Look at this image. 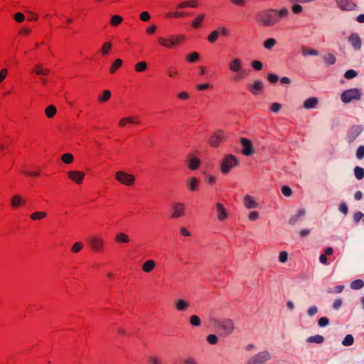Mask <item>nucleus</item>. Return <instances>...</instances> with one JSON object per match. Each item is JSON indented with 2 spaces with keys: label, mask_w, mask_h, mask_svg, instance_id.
I'll list each match as a JSON object with an SVG mask.
<instances>
[{
  "label": "nucleus",
  "mask_w": 364,
  "mask_h": 364,
  "mask_svg": "<svg viewBox=\"0 0 364 364\" xmlns=\"http://www.w3.org/2000/svg\"><path fill=\"white\" fill-rule=\"evenodd\" d=\"M288 15L289 11L287 8L264 10L257 15V21L262 26H272L279 22L280 18L287 17Z\"/></svg>",
  "instance_id": "obj_1"
},
{
  "label": "nucleus",
  "mask_w": 364,
  "mask_h": 364,
  "mask_svg": "<svg viewBox=\"0 0 364 364\" xmlns=\"http://www.w3.org/2000/svg\"><path fill=\"white\" fill-rule=\"evenodd\" d=\"M208 323L213 327L220 330L225 335L231 334L235 328L232 320L218 318L213 314L209 315Z\"/></svg>",
  "instance_id": "obj_2"
},
{
  "label": "nucleus",
  "mask_w": 364,
  "mask_h": 364,
  "mask_svg": "<svg viewBox=\"0 0 364 364\" xmlns=\"http://www.w3.org/2000/svg\"><path fill=\"white\" fill-rule=\"evenodd\" d=\"M228 69L235 74L233 77L235 82L244 80L248 76V72L243 67L242 60L237 57L231 58L228 63Z\"/></svg>",
  "instance_id": "obj_3"
},
{
  "label": "nucleus",
  "mask_w": 364,
  "mask_h": 364,
  "mask_svg": "<svg viewBox=\"0 0 364 364\" xmlns=\"http://www.w3.org/2000/svg\"><path fill=\"white\" fill-rule=\"evenodd\" d=\"M115 180L122 186L132 187L135 186L136 178L133 173L124 170H118L114 173Z\"/></svg>",
  "instance_id": "obj_4"
},
{
  "label": "nucleus",
  "mask_w": 364,
  "mask_h": 364,
  "mask_svg": "<svg viewBox=\"0 0 364 364\" xmlns=\"http://www.w3.org/2000/svg\"><path fill=\"white\" fill-rule=\"evenodd\" d=\"M238 159L232 154H226L221 160L220 171L223 174H228L239 165Z\"/></svg>",
  "instance_id": "obj_5"
},
{
  "label": "nucleus",
  "mask_w": 364,
  "mask_h": 364,
  "mask_svg": "<svg viewBox=\"0 0 364 364\" xmlns=\"http://www.w3.org/2000/svg\"><path fill=\"white\" fill-rule=\"evenodd\" d=\"M88 244L95 252H102L105 246V241L102 235H94L88 239Z\"/></svg>",
  "instance_id": "obj_6"
},
{
  "label": "nucleus",
  "mask_w": 364,
  "mask_h": 364,
  "mask_svg": "<svg viewBox=\"0 0 364 364\" xmlns=\"http://www.w3.org/2000/svg\"><path fill=\"white\" fill-rule=\"evenodd\" d=\"M186 206L184 203L175 202L171 205V217L174 219L180 218L186 215Z\"/></svg>",
  "instance_id": "obj_7"
},
{
  "label": "nucleus",
  "mask_w": 364,
  "mask_h": 364,
  "mask_svg": "<svg viewBox=\"0 0 364 364\" xmlns=\"http://www.w3.org/2000/svg\"><path fill=\"white\" fill-rule=\"evenodd\" d=\"M361 95L360 90L357 88L347 90L342 93L341 100L345 103H348L353 100H360Z\"/></svg>",
  "instance_id": "obj_8"
},
{
  "label": "nucleus",
  "mask_w": 364,
  "mask_h": 364,
  "mask_svg": "<svg viewBox=\"0 0 364 364\" xmlns=\"http://www.w3.org/2000/svg\"><path fill=\"white\" fill-rule=\"evenodd\" d=\"M68 178L76 185H82L84 182L85 173L78 170H70L67 171Z\"/></svg>",
  "instance_id": "obj_9"
},
{
  "label": "nucleus",
  "mask_w": 364,
  "mask_h": 364,
  "mask_svg": "<svg viewBox=\"0 0 364 364\" xmlns=\"http://www.w3.org/2000/svg\"><path fill=\"white\" fill-rule=\"evenodd\" d=\"M270 358V353L267 350H264L250 358L247 364H264Z\"/></svg>",
  "instance_id": "obj_10"
},
{
  "label": "nucleus",
  "mask_w": 364,
  "mask_h": 364,
  "mask_svg": "<svg viewBox=\"0 0 364 364\" xmlns=\"http://www.w3.org/2000/svg\"><path fill=\"white\" fill-rule=\"evenodd\" d=\"M227 136L222 130L215 131L209 139V144L213 147H218L220 144L226 140Z\"/></svg>",
  "instance_id": "obj_11"
},
{
  "label": "nucleus",
  "mask_w": 364,
  "mask_h": 364,
  "mask_svg": "<svg viewBox=\"0 0 364 364\" xmlns=\"http://www.w3.org/2000/svg\"><path fill=\"white\" fill-rule=\"evenodd\" d=\"M215 214L218 220L220 222L225 221L229 217L228 211L225 205L219 202L215 203Z\"/></svg>",
  "instance_id": "obj_12"
},
{
  "label": "nucleus",
  "mask_w": 364,
  "mask_h": 364,
  "mask_svg": "<svg viewBox=\"0 0 364 364\" xmlns=\"http://www.w3.org/2000/svg\"><path fill=\"white\" fill-rule=\"evenodd\" d=\"M242 203L246 209H256L259 207V203L257 198L251 195L246 194L242 199Z\"/></svg>",
  "instance_id": "obj_13"
},
{
  "label": "nucleus",
  "mask_w": 364,
  "mask_h": 364,
  "mask_svg": "<svg viewBox=\"0 0 364 364\" xmlns=\"http://www.w3.org/2000/svg\"><path fill=\"white\" fill-rule=\"evenodd\" d=\"M240 144L242 147V154L247 156H250L254 154L255 149L250 140L246 138H242L240 139Z\"/></svg>",
  "instance_id": "obj_14"
},
{
  "label": "nucleus",
  "mask_w": 364,
  "mask_h": 364,
  "mask_svg": "<svg viewBox=\"0 0 364 364\" xmlns=\"http://www.w3.org/2000/svg\"><path fill=\"white\" fill-rule=\"evenodd\" d=\"M200 181L195 176H191L186 180V186L189 191H198L200 188Z\"/></svg>",
  "instance_id": "obj_15"
},
{
  "label": "nucleus",
  "mask_w": 364,
  "mask_h": 364,
  "mask_svg": "<svg viewBox=\"0 0 364 364\" xmlns=\"http://www.w3.org/2000/svg\"><path fill=\"white\" fill-rule=\"evenodd\" d=\"M337 6L343 11H353L356 9L357 5L352 0H336Z\"/></svg>",
  "instance_id": "obj_16"
},
{
  "label": "nucleus",
  "mask_w": 364,
  "mask_h": 364,
  "mask_svg": "<svg viewBox=\"0 0 364 364\" xmlns=\"http://www.w3.org/2000/svg\"><path fill=\"white\" fill-rule=\"evenodd\" d=\"M157 43L160 46L166 49H172L174 48L171 36L167 37L159 36L157 37Z\"/></svg>",
  "instance_id": "obj_17"
},
{
  "label": "nucleus",
  "mask_w": 364,
  "mask_h": 364,
  "mask_svg": "<svg viewBox=\"0 0 364 364\" xmlns=\"http://www.w3.org/2000/svg\"><path fill=\"white\" fill-rule=\"evenodd\" d=\"M264 83L261 80H256L248 85L249 91L254 95H259L263 90Z\"/></svg>",
  "instance_id": "obj_18"
},
{
  "label": "nucleus",
  "mask_w": 364,
  "mask_h": 364,
  "mask_svg": "<svg viewBox=\"0 0 364 364\" xmlns=\"http://www.w3.org/2000/svg\"><path fill=\"white\" fill-rule=\"evenodd\" d=\"M200 160L198 158L194 156L193 155L189 154L188 156L186 164L189 170H197L200 167Z\"/></svg>",
  "instance_id": "obj_19"
},
{
  "label": "nucleus",
  "mask_w": 364,
  "mask_h": 364,
  "mask_svg": "<svg viewBox=\"0 0 364 364\" xmlns=\"http://www.w3.org/2000/svg\"><path fill=\"white\" fill-rule=\"evenodd\" d=\"M173 306L178 311H185L191 306V303L188 300L177 299L174 300Z\"/></svg>",
  "instance_id": "obj_20"
},
{
  "label": "nucleus",
  "mask_w": 364,
  "mask_h": 364,
  "mask_svg": "<svg viewBox=\"0 0 364 364\" xmlns=\"http://www.w3.org/2000/svg\"><path fill=\"white\" fill-rule=\"evenodd\" d=\"M26 203L24 198L19 194L14 195L10 199V205L12 208L17 209Z\"/></svg>",
  "instance_id": "obj_21"
},
{
  "label": "nucleus",
  "mask_w": 364,
  "mask_h": 364,
  "mask_svg": "<svg viewBox=\"0 0 364 364\" xmlns=\"http://www.w3.org/2000/svg\"><path fill=\"white\" fill-rule=\"evenodd\" d=\"M363 131V127L361 125H355L353 126L348 134V139L350 142L353 141L358 135L361 133Z\"/></svg>",
  "instance_id": "obj_22"
},
{
  "label": "nucleus",
  "mask_w": 364,
  "mask_h": 364,
  "mask_svg": "<svg viewBox=\"0 0 364 364\" xmlns=\"http://www.w3.org/2000/svg\"><path fill=\"white\" fill-rule=\"evenodd\" d=\"M114 242L117 244H129L131 242V238L127 234L119 232L115 235Z\"/></svg>",
  "instance_id": "obj_23"
},
{
  "label": "nucleus",
  "mask_w": 364,
  "mask_h": 364,
  "mask_svg": "<svg viewBox=\"0 0 364 364\" xmlns=\"http://www.w3.org/2000/svg\"><path fill=\"white\" fill-rule=\"evenodd\" d=\"M349 42L353 46L354 49L360 50L361 48V39L358 33H352L348 38Z\"/></svg>",
  "instance_id": "obj_24"
},
{
  "label": "nucleus",
  "mask_w": 364,
  "mask_h": 364,
  "mask_svg": "<svg viewBox=\"0 0 364 364\" xmlns=\"http://www.w3.org/2000/svg\"><path fill=\"white\" fill-rule=\"evenodd\" d=\"M205 18V14L204 13L198 14L191 22L192 28L194 29H198L199 28H200Z\"/></svg>",
  "instance_id": "obj_25"
},
{
  "label": "nucleus",
  "mask_w": 364,
  "mask_h": 364,
  "mask_svg": "<svg viewBox=\"0 0 364 364\" xmlns=\"http://www.w3.org/2000/svg\"><path fill=\"white\" fill-rule=\"evenodd\" d=\"M129 124H138L137 118L134 117H122L119 122V127H125Z\"/></svg>",
  "instance_id": "obj_26"
},
{
  "label": "nucleus",
  "mask_w": 364,
  "mask_h": 364,
  "mask_svg": "<svg viewBox=\"0 0 364 364\" xmlns=\"http://www.w3.org/2000/svg\"><path fill=\"white\" fill-rule=\"evenodd\" d=\"M33 73H35L37 75H47L50 73V70L47 68H45L42 64L38 63L36 64L33 70Z\"/></svg>",
  "instance_id": "obj_27"
},
{
  "label": "nucleus",
  "mask_w": 364,
  "mask_h": 364,
  "mask_svg": "<svg viewBox=\"0 0 364 364\" xmlns=\"http://www.w3.org/2000/svg\"><path fill=\"white\" fill-rule=\"evenodd\" d=\"M48 216V214L45 211H35L31 214L30 218L33 221H40L44 220Z\"/></svg>",
  "instance_id": "obj_28"
},
{
  "label": "nucleus",
  "mask_w": 364,
  "mask_h": 364,
  "mask_svg": "<svg viewBox=\"0 0 364 364\" xmlns=\"http://www.w3.org/2000/svg\"><path fill=\"white\" fill-rule=\"evenodd\" d=\"M156 263L153 259L146 260L142 265V270L145 272H150L154 269Z\"/></svg>",
  "instance_id": "obj_29"
},
{
  "label": "nucleus",
  "mask_w": 364,
  "mask_h": 364,
  "mask_svg": "<svg viewBox=\"0 0 364 364\" xmlns=\"http://www.w3.org/2000/svg\"><path fill=\"white\" fill-rule=\"evenodd\" d=\"M318 99L316 97H310L306 100L304 102V107L306 109H312L315 108L318 105Z\"/></svg>",
  "instance_id": "obj_30"
},
{
  "label": "nucleus",
  "mask_w": 364,
  "mask_h": 364,
  "mask_svg": "<svg viewBox=\"0 0 364 364\" xmlns=\"http://www.w3.org/2000/svg\"><path fill=\"white\" fill-rule=\"evenodd\" d=\"M112 48V44L110 42H105L102 44L100 53L102 56H106L109 53Z\"/></svg>",
  "instance_id": "obj_31"
},
{
  "label": "nucleus",
  "mask_w": 364,
  "mask_h": 364,
  "mask_svg": "<svg viewBox=\"0 0 364 364\" xmlns=\"http://www.w3.org/2000/svg\"><path fill=\"white\" fill-rule=\"evenodd\" d=\"M123 64V61L121 59H117L115 60L109 67V73L112 74L115 73V72L122 67Z\"/></svg>",
  "instance_id": "obj_32"
},
{
  "label": "nucleus",
  "mask_w": 364,
  "mask_h": 364,
  "mask_svg": "<svg viewBox=\"0 0 364 364\" xmlns=\"http://www.w3.org/2000/svg\"><path fill=\"white\" fill-rule=\"evenodd\" d=\"M111 97V92L109 90L103 91L102 94L98 96L97 100L100 103L107 102Z\"/></svg>",
  "instance_id": "obj_33"
},
{
  "label": "nucleus",
  "mask_w": 364,
  "mask_h": 364,
  "mask_svg": "<svg viewBox=\"0 0 364 364\" xmlns=\"http://www.w3.org/2000/svg\"><path fill=\"white\" fill-rule=\"evenodd\" d=\"M57 112V109L54 105H49L45 109V113L47 117L53 118Z\"/></svg>",
  "instance_id": "obj_34"
},
{
  "label": "nucleus",
  "mask_w": 364,
  "mask_h": 364,
  "mask_svg": "<svg viewBox=\"0 0 364 364\" xmlns=\"http://www.w3.org/2000/svg\"><path fill=\"white\" fill-rule=\"evenodd\" d=\"M60 159L65 164H71L74 161V156L70 153L63 154Z\"/></svg>",
  "instance_id": "obj_35"
},
{
  "label": "nucleus",
  "mask_w": 364,
  "mask_h": 364,
  "mask_svg": "<svg viewBox=\"0 0 364 364\" xmlns=\"http://www.w3.org/2000/svg\"><path fill=\"white\" fill-rule=\"evenodd\" d=\"M189 323L193 327H198L201 324V319L197 315H192L189 318Z\"/></svg>",
  "instance_id": "obj_36"
},
{
  "label": "nucleus",
  "mask_w": 364,
  "mask_h": 364,
  "mask_svg": "<svg viewBox=\"0 0 364 364\" xmlns=\"http://www.w3.org/2000/svg\"><path fill=\"white\" fill-rule=\"evenodd\" d=\"M276 44L277 41L273 38H267L263 43L264 47L268 50H271L273 47L276 46Z\"/></svg>",
  "instance_id": "obj_37"
},
{
  "label": "nucleus",
  "mask_w": 364,
  "mask_h": 364,
  "mask_svg": "<svg viewBox=\"0 0 364 364\" xmlns=\"http://www.w3.org/2000/svg\"><path fill=\"white\" fill-rule=\"evenodd\" d=\"M301 53L304 56L317 55L318 54V52L315 49L309 48L307 47H302Z\"/></svg>",
  "instance_id": "obj_38"
},
{
  "label": "nucleus",
  "mask_w": 364,
  "mask_h": 364,
  "mask_svg": "<svg viewBox=\"0 0 364 364\" xmlns=\"http://www.w3.org/2000/svg\"><path fill=\"white\" fill-rule=\"evenodd\" d=\"M199 54L197 52H191L186 56V60L188 63H195L199 60Z\"/></svg>",
  "instance_id": "obj_39"
},
{
  "label": "nucleus",
  "mask_w": 364,
  "mask_h": 364,
  "mask_svg": "<svg viewBox=\"0 0 364 364\" xmlns=\"http://www.w3.org/2000/svg\"><path fill=\"white\" fill-rule=\"evenodd\" d=\"M135 71L137 73H142L146 70L147 69V63L145 61H141L137 63L134 65Z\"/></svg>",
  "instance_id": "obj_40"
},
{
  "label": "nucleus",
  "mask_w": 364,
  "mask_h": 364,
  "mask_svg": "<svg viewBox=\"0 0 364 364\" xmlns=\"http://www.w3.org/2000/svg\"><path fill=\"white\" fill-rule=\"evenodd\" d=\"M173 41L174 48L183 43L185 40V36L183 34H177L174 36H171Z\"/></svg>",
  "instance_id": "obj_41"
},
{
  "label": "nucleus",
  "mask_w": 364,
  "mask_h": 364,
  "mask_svg": "<svg viewBox=\"0 0 364 364\" xmlns=\"http://www.w3.org/2000/svg\"><path fill=\"white\" fill-rule=\"evenodd\" d=\"M323 341V337L320 335L310 336L307 338V342L309 343H322Z\"/></svg>",
  "instance_id": "obj_42"
},
{
  "label": "nucleus",
  "mask_w": 364,
  "mask_h": 364,
  "mask_svg": "<svg viewBox=\"0 0 364 364\" xmlns=\"http://www.w3.org/2000/svg\"><path fill=\"white\" fill-rule=\"evenodd\" d=\"M83 247L84 244L82 242H76L71 246L70 250L73 253H77L80 252Z\"/></svg>",
  "instance_id": "obj_43"
},
{
  "label": "nucleus",
  "mask_w": 364,
  "mask_h": 364,
  "mask_svg": "<svg viewBox=\"0 0 364 364\" xmlns=\"http://www.w3.org/2000/svg\"><path fill=\"white\" fill-rule=\"evenodd\" d=\"M184 16H185V13L182 12V11H179L168 12L166 14V16L167 18H181V17H183Z\"/></svg>",
  "instance_id": "obj_44"
},
{
  "label": "nucleus",
  "mask_w": 364,
  "mask_h": 364,
  "mask_svg": "<svg viewBox=\"0 0 364 364\" xmlns=\"http://www.w3.org/2000/svg\"><path fill=\"white\" fill-rule=\"evenodd\" d=\"M364 286V282L361 279H356L350 283V288L353 289H360Z\"/></svg>",
  "instance_id": "obj_45"
},
{
  "label": "nucleus",
  "mask_w": 364,
  "mask_h": 364,
  "mask_svg": "<svg viewBox=\"0 0 364 364\" xmlns=\"http://www.w3.org/2000/svg\"><path fill=\"white\" fill-rule=\"evenodd\" d=\"M259 218V213L257 210L250 211L247 215V219L251 222L256 221Z\"/></svg>",
  "instance_id": "obj_46"
},
{
  "label": "nucleus",
  "mask_w": 364,
  "mask_h": 364,
  "mask_svg": "<svg viewBox=\"0 0 364 364\" xmlns=\"http://www.w3.org/2000/svg\"><path fill=\"white\" fill-rule=\"evenodd\" d=\"M219 37V31H213L208 36V41L210 43H215Z\"/></svg>",
  "instance_id": "obj_47"
},
{
  "label": "nucleus",
  "mask_w": 364,
  "mask_h": 364,
  "mask_svg": "<svg viewBox=\"0 0 364 364\" xmlns=\"http://www.w3.org/2000/svg\"><path fill=\"white\" fill-rule=\"evenodd\" d=\"M122 20H123L122 17L120 16L119 15H114L112 17L110 23L113 26H117L122 22Z\"/></svg>",
  "instance_id": "obj_48"
},
{
  "label": "nucleus",
  "mask_w": 364,
  "mask_h": 364,
  "mask_svg": "<svg viewBox=\"0 0 364 364\" xmlns=\"http://www.w3.org/2000/svg\"><path fill=\"white\" fill-rule=\"evenodd\" d=\"M252 68L257 71L262 70L264 65L263 63L257 60H252L251 63Z\"/></svg>",
  "instance_id": "obj_49"
},
{
  "label": "nucleus",
  "mask_w": 364,
  "mask_h": 364,
  "mask_svg": "<svg viewBox=\"0 0 364 364\" xmlns=\"http://www.w3.org/2000/svg\"><path fill=\"white\" fill-rule=\"evenodd\" d=\"M354 338L352 335L348 334L346 336L343 341H342V344L345 346H351L353 343Z\"/></svg>",
  "instance_id": "obj_50"
},
{
  "label": "nucleus",
  "mask_w": 364,
  "mask_h": 364,
  "mask_svg": "<svg viewBox=\"0 0 364 364\" xmlns=\"http://www.w3.org/2000/svg\"><path fill=\"white\" fill-rule=\"evenodd\" d=\"M355 177L360 180L364 177V169L361 167L356 166L354 169Z\"/></svg>",
  "instance_id": "obj_51"
},
{
  "label": "nucleus",
  "mask_w": 364,
  "mask_h": 364,
  "mask_svg": "<svg viewBox=\"0 0 364 364\" xmlns=\"http://www.w3.org/2000/svg\"><path fill=\"white\" fill-rule=\"evenodd\" d=\"M180 235L184 237H189L191 236V232L186 227H181L179 229Z\"/></svg>",
  "instance_id": "obj_52"
},
{
  "label": "nucleus",
  "mask_w": 364,
  "mask_h": 364,
  "mask_svg": "<svg viewBox=\"0 0 364 364\" xmlns=\"http://www.w3.org/2000/svg\"><path fill=\"white\" fill-rule=\"evenodd\" d=\"M190 97V94L186 91H183L177 94V98L180 100H188Z\"/></svg>",
  "instance_id": "obj_53"
},
{
  "label": "nucleus",
  "mask_w": 364,
  "mask_h": 364,
  "mask_svg": "<svg viewBox=\"0 0 364 364\" xmlns=\"http://www.w3.org/2000/svg\"><path fill=\"white\" fill-rule=\"evenodd\" d=\"M324 60L328 65H333L336 63V58L333 54H328L324 57Z\"/></svg>",
  "instance_id": "obj_54"
},
{
  "label": "nucleus",
  "mask_w": 364,
  "mask_h": 364,
  "mask_svg": "<svg viewBox=\"0 0 364 364\" xmlns=\"http://www.w3.org/2000/svg\"><path fill=\"white\" fill-rule=\"evenodd\" d=\"M207 341L211 345H215L218 341V338L215 334H210L207 336Z\"/></svg>",
  "instance_id": "obj_55"
},
{
  "label": "nucleus",
  "mask_w": 364,
  "mask_h": 364,
  "mask_svg": "<svg viewBox=\"0 0 364 364\" xmlns=\"http://www.w3.org/2000/svg\"><path fill=\"white\" fill-rule=\"evenodd\" d=\"M157 29V26L155 24H151L146 28V33L147 35H153Z\"/></svg>",
  "instance_id": "obj_56"
},
{
  "label": "nucleus",
  "mask_w": 364,
  "mask_h": 364,
  "mask_svg": "<svg viewBox=\"0 0 364 364\" xmlns=\"http://www.w3.org/2000/svg\"><path fill=\"white\" fill-rule=\"evenodd\" d=\"M14 18L17 23H22L25 20V15L21 12H17L14 14Z\"/></svg>",
  "instance_id": "obj_57"
},
{
  "label": "nucleus",
  "mask_w": 364,
  "mask_h": 364,
  "mask_svg": "<svg viewBox=\"0 0 364 364\" xmlns=\"http://www.w3.org/2000/svg\"><path fill=\"white\" fill-rule=\"evenodd\" d=\"M288 257H289V255H288L287 252L282 251L279 253V261L282 263H284L287 261Z\"/></svg>",
  "instance_id": "obj_58"
},
{
  "label": "nucleus",
  "mask_w": 364,
  "mask_h": 364,
  "mask_svg": "<svg viewBox=\"0 0 364 364\" xmlns=\"http://www.w3.org/2000/svg\"><path fill=\"white\" fill-rule=\"evenodd\" d=\"M148 360L150 364H162L161 359L154 355L149 356Z\"/></svg>",
  "instance_id": "obj_59"
},
{
  "label": "nucleus",
  "mask_w": 364,
  "mask_h": 364,
  "mask_svg": "<svg viewBox=\"0 0 364 364\" xmlns=\"http://www.w3.org/2000/svg\"><path fill=\"white\" fill-rule=\"evenodd\" d=\"M139 18L141 21L146 22L150 20L151 16L147 11H142L139 15Z\"/></svg>",
  "instance_id": "obj_60"
},
{
  "label": "nucleus",
  "mask_w": 364,
  "mask_h": 364,
  "mask_svg": "<svg viewBox=\"0 0 364 364\" xmlns=\"http://www.w3.org/2000/svg\"><path fill=\"white\" fill-rule=\"evenodd\" d=\"M329 323V320L326 317H321L318 321V324L320 327H325Z\"/></svg>",
  "instance_id": "obj_61"
},
{
  "label": "nucleus",
  "mask_w": 364,
  "mask_h": 364,
  "mask_svg": "<svg viewBox=\"0 0 364 364\" xmlns=\"http://www.w3.org/2000/svg\"><path fill=\"white\" fill-rule=\"evenodd\" d=\"M356 157L358 159H362L364 157V146H360L356 151Z\"/></svg>",
  "instance_id": "obj_62"
},
{
  "label": "nucleus",
  "mask_w": 364,
  "mask_h": 364,
  "mask_svg": "<svg viewBox=\"0 0 364 364\" xmlns=\"http://www.w3.org/2000/svg\"><path fill=\"white\" fill-rule=\"evenodd\" d=\"M357 73L353 70H348L346 72L344 76L346 79H352L356 77Z\"/></svg>",
  "instance_id": "obj_63"
},
{
  "label": "nucleus",
  "mask_w": 364,
  "mask_h": 364,
  "mask_svg": "<svg viewBox=\"0 0 364 364\" xmlns=\"http://www.w3.org/2000/svg\"><path fill=\"white\" fill-rule=\"evenodd\" d=\"M184 364H199L196 358L188 357L184 360Z\"/></svg>",
  "instance_id": "obj_64"
}]
</instances>
